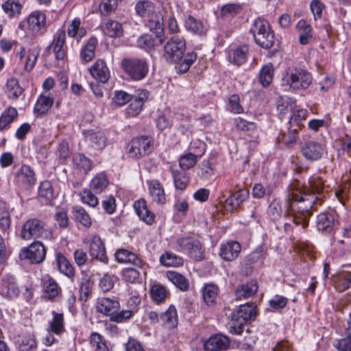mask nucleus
I'll return each mask as SVG.
<instances>
[{
  "instance_id": "1",
  "label": "nucleus",
  "mask_w": 351,
  "mask_h": 351,
  "mask_svg": "<svg viewBox=\"0 0 351 351\" xmlns=\"http://www.w3.org/2000/svg\"><path fill=\"white\" fill-rule=\"evenodd\" d=\"M325 191L324 181L319 176L311 177L308 184L302 187L290 186L286 200V216L289 220L285 223L287 232L292 230L290 222L301 225L303 229L307 227L313 210L322 204Z\"/></svg>"
},
{
  "instance_id": "2",
  "label": "nucleus",
  "mask_w": 351,
  "mask_h": 351,
  "mask_svg": "<svg viewBox=\"0 0 351 351\" xmlns=\"http://www.w3.org/2000/svg\"><path fill=\"white\" fill-rule=\"evenodd\" d=\"M282 82L293 90L306 89L312 82V76L304 69L291 67L283 74Z\"/></svg>"
},
{
  "instance_id": "3",
  "label": "nucleus",
  "mask_w": 351,
  "mask_h": 351,
  "mask_svg": "<svg viewBox=\"0 0 351 351\" xmlns=\"http://www.w3.org/2000/svg\"><path fill=\"white\" fill-rule=\"evenodd\" d=\"M256 314V305L254 303L240 305L239 309L232 313L230 332L240 335L244 325L248 320L255 317Z\"/></svg>"
},
{
  "instance_id": "4",
  "label": "nucleus",
  "mask_w": 351,
  "mask_h": 351,
  "mask_svg": "<svg viewBox=\"0 0 351 351\" xmlns=\"http://www.w3.org/2000/svg\"><path fill=\"white\" fill-rule=\"evenodd\" d=\"M251 32L256 43L263 48L269 49L274 44V34L267 21L257 19L254 21Z\"/></svg>"
},
{
  "instance_id": "5",
  "label": "nucleus",
  "mask_w": 351,
  "mask_h": 351,
  "mask_svg": "<svg viewBox=\"0 0 351 351\" xmlns=\"http://www.w3.org/2000/svg\"><path fill=\"white\" fill-rule=\"evenodd\" d=\"M185 49V40L179 36H173L165 45L163 57L169 63H176L182 58Z\"/></svg>"
},
{
  "instance_id": "6",
  "label": "nucleus",
  "mask_w": 351,
  "mask_h": 351,
  "mask_svg": "<svg viewBox=\"0 0 351 351\" xmlns=\"http://www.w3.org/2000/svg\"><path fill=\"white\" fill-rule=\"evenodd\" d=\"M153 141L149 136H138L133 138L127 147V154L130 158L139 159L152 151Z\"/></svg>"
},
{
  "instance_id": "7",
  "label": "nucleus",
  "mask_w": 351,
  "mask_h": 351,
  "mask_svg": "<svg viewBox=\"0 0 351 351\" xmlns=\"http://www.w3.org/2000/svg\"><path fill=\"white\" fill-rule=\"evenodd\" d=\"M122 66L125 73L133 80H141L147 74L149 66L147 62L143 59H124Z\"/></svg>"
},
{
  "instance_id": "8",
  "label": "nucleus",
  "mask_w": 351,
  "mask_h": 351,
  "mask_svg": "<svg viewBox=\"0 0 351 351\" xmlns=\"http://www.w3.org/2000/svg\"><path fill=\"white\" fill-rule=\"evenodd\" d=\"M49 234L42 221L38 219H30L23 224L21 236L23 239L30 240L47 237Z\"/></svg>"
},
{
  "instance_id": "9",
  "label": "nucleus",
  "mask_w": 351,
  "mask_h": 351,
  "mask_svg": "<svg viewBox=\"0 0 351 351\" xmlns=\"http://www.w3.org/2000/svg\"><path fill=\"white\" fill-rule=\"evenodd\" d=\"M178 245L188 252L189 255L196 261H200L204 257V250L202 243L193 237H181L177 240Z\"/></svg>"
},
{
  "instance_id": "10",
  "label": "nucleus",
  "mask_w": 351,
  "mask_h": 351,
  "mask_svg": "<svg viewBox=\"0 0 351 351\" xmlns=\"http://www.w3.org/2000/svg\"><path fill=\"white\" fill-rule=\"evenodd\" d=\"M20 256L23 258L29 259L32 263H40L45 258L46 251L40 241H35L21 250Z\"/></svg>"
},
{
  "instance_id": "11",
  "label": "nucleus",
  "mask_w": 351,
  "mask_h": 351,
  "mask_svg": "<svg viewBox=\"0 0 351 351\" xmlns=\"http://www.w3.org/2000/svg\"><path fill=\"white\" fill-rule=\"evenodd\" d=\"M14 182L18 186L24 188L34 185L36 178L34 170L28 165H22L14 176Z\"/></svg>"
},
{
  "instance_id": "12",
  "label": "nucleus",
  "mask_w": 351,
  "mask_h": 351,
  "mask_svg": "<svg viewBox=\"0 0 351 351\" xmlns=\"http://www.w3.org/2000/svg\"><path fill=\"white\" fill-rule=\"evenodd\" d=\"M302 152L307 160H317L322 157L326 152V148L319 142L310 141L306 142L302 147Z\"/></svg>"
},
{
  "instance_id": "13",
  "label": "nucleus",
  "mask_w": 351,
  "mask_h": 351,
  "mask_svg": "<svg viewBox=\"0 0 351 351\" xmlns=\"http://www.w3.org/2000/svg\"><path fill=\"white\" fill-rule=\"evenodd\" d=\"M230 347V340L224 335L217 334L204 342V351H225Z\"/></svg>"
},
{
  "instance_id": "14",
  "label": "nucleus",
  "mask_w": 351,
  "mask_h": 351,
  "mask_svg": "<svg viewBox=\"0 0 351 351\" xmlns=\"http://www.w3.org/2000/svg\"><path fill=\"white\" fill-rule=\"evenodd\" d=\"M89 254L93 258L102 263H108L105 245L99 236L94 235L92 237L89 242Z\"/></svg>"
},
{
  "instance_id": "15",
  "label": "nucleus",
  "mask_w": 351,
  "mask_h": 351,
  "mask_svg": "<svg viewBox=\"0 0 351 351\" xmlns=\"http://www.w3.org/2000/svg\"><path fill=\"white\" fill-rule=\"evenodd\" d=\"M149 97V92L145 90H139L136 94L132 97V101L126 109V114L128 117H135L138 115L143 108L144 102Z\"/></svg>"
},
{
  "instance_id": "16",
  "label": "nucleus",
  "mask_w": 351,
  "mask_h": 351,
  "mask_svg": "<svg viewBox=\"0 0 351 351\" xmlns=\"http://www.w3.org/2000/svg\"><path fill=\"white\" fill-rule=\"evenodd\" d=\"M84 136L88 145L95 150H101L106 146L107 138L102 131L88 130Z\"/></svg>"
},
{
  "instance_id": "17",
  "label": "nucleus",
  "mask_w": 351,
  "mask_h": 351,
  "mask_svg": "<svg viewBox=\"0 0 351 351\" xmlns=\"http://www.w3.org/2000/svg\"><path fill=\"white\" fill-rule=\"evenodd\" d=\"M119 301L110 298H101L97 302L98 312L108 316H112L119 309Z\"/></svg>"
},
{
  "instance_id": "18",
  "label": "nucleus",
  "mask_w": 351,
  "mask_h": 351,
  "mask_svg": "<svg viewBox=\"0 0 351 351\" xmlns=\"http://www.w3.org/2000/svg\"><path fill=\"white\" fill-rule=\"evenodd\" d=\"M241 252V245L237 241H228L220 247L219 256L226 261H232Z\"/></svg>"
},
{
  "instance_id": "19",
  "label": "nucleus",
  "mask_w": 351,
  "mask_h": 351,
  "mask_svg": "<svg viewBox=\"0 0 351 351\" xmlns=\"http://www.w3.org/2000/svg\"><path fill=\"white\" fill-rule=\"evenodd\" d=\"M90 75L102 83H106L110 78V71L104 60L98 59L93 65L90 67Z\"/></svg>"
},
{
  "instance_id": "20",
  "label": "nucleus",
  "mask_w": 351,
  "mask_h": 351,
  "mask_svg": "<svg viewBox=\"0 0 351 351\" xmlns=\"http://www.w3.org/2000/svg\"><path fill=\"white\" fill-rule=\"evenodd\" d=\"M258 283L255 280H250L245 284L238 286L235 289L237 300L247 299L253 296L258 291Z\"/></svg>"
},
{
  "instance_id": "21",
  "label": "nucleus",
  "mask_w": 351,
  "mask_h": 351,
  "mask_svg": "<svg viewBox=\"0 0 351 351\" xmlns=\"http://www.w3.org/2000/svg\"><path fill=\"white\" fill-rule=\"evenodd\" d=\"M134 208L139 218L147 224L151 225L154 221L155 215L147 208V202L144 199L136 201Z\"/></svg>"
},
{
  "instance_id": "22",
  "label": "nucleus",
  "mask_w": 351,
  "mask_h": 351,
  "mask_svg": "<svg viewBox=\"0 0 351 351\" xmlns=\"http://www.w3.org/2000/svg\"><path fill=\"white\" fill-rule=\"evenodd\" d=\"M149 193L153 202L163 204L166 202L165 190L159 181L154 180L149 182Z\"/></svg>"
},
{
  "instance_id": "23",
  "label": "nucleus",
  "mask_w": 351,
  "mask_h": 351,
  "mask_svg": "<svg viewBox=\"0 0 351 351\" xmlns=\"http://www.w3.org/2000/svg\"><path fill=\"white\" fill-rule=\"evenodd\" d=\"M66 34L64 31L59 29L54 37L52 43L53 51L56 55V58L62 60L64 58L66 52L64 49L65 44Z\"/></svg>"
},
{
  "instance_id": "24",
  "label": "nucleus",
  "mask_w": 351,
  "mask_h": 351,
  "mask_svg": "<svg viewBox=\"0 0 351 351\" xmlns=\"http://www.w3.org/2000/svg\"><path fill=\"white\" fill-rule=\"evenodd\" d=\"M97 45L96 38H90L84 45L80 53V60L82 63L86 64L90 62L95 56V49Z\"/></svg>"
},
{
  "instance_id": "25",
  "label": "nucleus",
  "mask_w": 351,
  "mask_h": 351,
  "mask_svg": "<svg viewBox=\"0 0 351 351\" xmlns=\"http://www.w3.org/2000/svg\"><path fill=\"white\" fill-rule=\"evenodd\" d=\"M248 192L244 189H240L232 193L226 200V207L230 210L237 209L247 198Z\"/></svg>"
},
{
  "instance_id": "26",
  "label": "nucleus",
  "mask_w": 351,
  "mask_h": 351,
  "mask_svg": "<svg viewBox=\"0 0 351 351\" xmlns=\"http://www.w3.org/2000/svg\"><path fill=\"white\" fill-rule=\"evenodd\" d=\"M308 112L300 109L293 112L289 121V130L291 133H296L303 127L302 121L307 117Z\"/></svg>"
},
{
  "instance_id": "27",
  "label": "nucleus",
  "mask_w": 351,
  "mask_h": 351,
  "mask_svg": "<svg viewBox=\"0 0 351 351\" xmlns=\"http://www.w3.org/2000/svg\"><path fill=\"white\" fill-rule=\"evenodd\" d=\"M53 104V96H51L50 93H43L36 101L34 106V112L40 114H44L49 110Z\"/></svg>"
},
{
  "instance_id": "28",
  "label": "nucleus",
  "mask_w": 351,
  "mask_h": 351,
  "mask_svg": "<svg viewBox=\"0 0 351 351\" xmlns=\"http://www.w3.org/2000/svg\"><path fill=\"white\" fill-rule=\"evenodd\" d=\"M184 26L186 29L194 34L203 36L206 34L207 28L204 23L193 16L189 15L186 17Z\"/></svg>"
},
{
  "instance_id": "29",
  "label": "nucleus",
  "mask_w": 351,
  "mask_h": 351,
  "mask_svg": "<svg viewBox=\"0 0 351 351\" xmlns=\"http://www.w3.org/2000/svg\"><path fill=\"white\" fill-rule=\"evenodd\" d=\"M27 23L30 29L38 32L45 26V14L40 11H34L29 15Z\"/></svg>"
},
{
  "instance_id": "30",
  "label": "nucleus",
  "mask_w": 351,
  "mask_h": 351,
  "mask_svg": "<svg viewBox=\"0 0 351 351\" xmlns=\"http://www.w3.org/2000/svg\"><path fill=\"white\" fill-rule=\"evenodd\" d=\"M42 282L44 291L48 298H53L60 292V287L52 277L48 275L44 276Z\"/></svg>"
},
{
  "instance_id": "31",
  "label": "nucleus",
  "mask_w": 351,
  "mask_h": 351,
  "mask_svg": "<svg viewBox=\"0 0 351 351\" xmlns=\"http://www.w3.org/2000/svg\"><path fill=\"white\" fill-rule=\"evenodd\" d=\"M115 257L119 263H132L136 267H141V261L137 256L127 250L119 249L115 253Z\"/></svg>"
},
{
  "instance_id": "32",
  "label": "nucleus",
  "mask_w": 351,
  "mask_h": 351,
  "mask_svg": "<svg viewBox=\"0 0 351 351\" xmlns=\"http://www.w3.org/2000/svg\"><path fill=\"white\" fill-rule=\"evenodd\" d=\"M218 293V287L213 283L205 285L202 289L203 300L208 306L215 304Z\"/></svg>"
},
{
  "instance_id": "33",
  "label": "nucleus",
  "mask_w": 351,
  "mask_h": 351,
  "mask_svg": "<svg viewBox=\"0 0 351 351\" xmlns=\"http://www.w3.org/2000/svg\"><path fill=\"white\" fill-rule=\"evenodd\" d=\"M163 325L167 328H174L178 325V315L176 308L170 306L169 308L160 315Z\"/></svg>"
},
{
  "instance_id": "34",
  "label": "nucleus",
  "mask_w": 351,
  "mask_h": 351,
  "mask_svg": "<svg viewBox=\"0 0 351 351\" xmlns=\"http://www.w3.org/2000/svg\"><path fill=\"white\" fill-rule=\"evenodd\" d=\"M335 216L332 213H320L317 218V227L321 231H330L335 225Z\"/></svg>"
},
{
  "instance_id": "35",
  "label": "nucleus",
  "mask_w": 351,
  "mask_h": 351,
  "mask_svg": "<svg viewBox=\"0 0 351 351\" xmlns=\"http://www.w3.org/2000/svg\"><path fill=\"white\" fill-rule=\"evenodd\" d=\"M108 184L109 181L106 175L99 173L91 180L90 189L96 193H101L108 187Z\"/></svg>"
},
{
  "instance_id": "36",
  "label": "nucleus",
  "mask_w": 351,
  "mask_h": 351,
  "mask_svg": "<svg viewBox=\"0 0 351 351\" xmlns=\"http://www.w3.org/2000/svg\"><path fill=\"white\" fill-rule=\"evenodd\" d=\"M56 263L60 272L71 278L75 276V269L72 264L62 254L56 255Z\"/></svg>"
},
{
  "instance_id": "37",
  "label": "nucleus",
  "mask_w": 351,
  "mask_h": 351,
  "mask_svg": "<svg viewBox=\"0 0 351 351\" xmlns=\"http://www.w3.org/2000/svg\"><path fill=\"white\" fill-rule=\"evenodd\" d=\"M296 28L299 33V40L300 44L306 45L308 43L309 40L312 38L311 26L308 24L306 21L300 20L296 25Z\"/></svg>"
},
{
  "instance_id": "38",
  "label": "nucleus",
  "mask_w": 351,
  "mask_h": 351,
  "mask_svg": "<svg viewBox=\"0 0 351 351\" xmlns=\"http://www.w3.org/2000/svg\"><path fill=\"white\" fill-rule=\"evenodd\" d=\"M53 318L49 322V330L56 335H61L65 331L64 319L62 313L52 312Z\"/></svg>"
},
{
  "instance_id": "39",
  "label": "nucleus",
  "mask_w": 351,
  "mask_h": 351,
  "mask_svg": "<svg viewBox=\"0 0 351 351\" xmlns=\"http://www.w3.org/2000/svg\"><path fill=\"white\" fill-rule=\"evenodd\" d=\"M274 74V66L271 63L264 65L258 75V82L263 87H267L272 82Z\"/></svg>"
},
{
  "instance_id": "40",
  "label": "nucleus",
  "mask_w": 351,
  "mask_h": 351,
  "mask_svg": "<svg viewBox=\"0 0 351 351\" xmlns=\"http://www.w3.org/2000/svg\"><path fill=\"white\" fill-rule=\"evenodd\" d=\"M18 117V111L14 107L7 108L0 116V131L5 130Z\"/></svg>"
},
{
  "instance_id": "41",
  "label": "nucleus",
  "mask_w": 351,
  "mask_h": 351,
  "mask_svg": "<svg viewBox=\"0 0 351 351\" xmlns=\"http://www.w3.org/2000/svg\"><path fill=\"white\" fill-rule=\"evenodd\" d=\"M104 34L111 38L121 37L123 34L122 24L116 21H109L103 27Z\"/></svg>"
},
{
  "instance_id": "42",
  "label": "nucleus",
  "mask_w": 351,
  "mask_h": 351,
  "mask_svg": "<svg viewBox=\"0 0 351 351\" xmlns=\"http://www.w3.org/2000/svg\"><path fill=\"white\" fill-rule=\"evenodd\" d=\"M248 47L245 45L240 46L229 53V60L235 64L241 65L245 62Z\"/></svg>"
},
{
  "instance_id": "43",
  "label": "nucleus",
  "mask_w": 351,
  "mask_h": 351,
  "mask_svg": "<svg viewBox=\"0 0 351 351\" xmlns=\"http://www.w3.org/2000/svg\"><path fill=\"white\" fill-rule=\"evenodd\" d=\"M80 20L79 19H75L69 24L67 29L69 36L75 38L77 42L86 34V29L84 27H80Z\"/></svg>"
},
{
  "instance_id": "44",
  "label": "nucleus",
  "mask_w": 351,
  "mask_h": 351,
  "mask_svg": "<svg viewBox=\"0 0 351 351\" xmlns=\"http://www.w3.org/2000/svg\"><path fill=\"white\" fill-rule=\"evenodd\" d=\"M38 196L45 204L49 203L53 198V189L49 181L42 182L38 189Z\"/></svg>"
},
{
  "instance_id": "45",
  "label": "nucleus",
  "mask_w": 351,
  "mask_h": 351,
  "mask_svg": "<svg viewBox=\"0 0 351 351\" xmlns=\"http://www.w3.org/2000/svg\"><path fill=\"white\" fill-rule=\"evenodd\" d=\"M168 279L178 289L182 291H187L189 288L188 280L182 274L176 271L167 273Z\"/></svg>"
},
{
  "instance_id": "46",
  "label": "nucleus",
  "mask_w": 351,
  "mask_h": 351,
  "mask_svg": "<svg viewBox=\"0 0 351 351\" xmlns=\"http://www.w3.org/2000/svg\"><path fill=\"white\" fill-rule=\"evenodd\" d=\"M135 10L137 14L143 18L150 17L154 13V4L148 0L137 2Z\"/></svg>"
},
{
  "instance_id": "47",
  "label": "nucleus",
  "mask_w": 351,
  "mask_h": 351,
  "mask_svg": "<svg viewBox=\"0 0 351 351\" xmlns=\"http://www.w3.org/2000/svg\"><path fill=\"white\" fill-rule=\"evenodd\" d=\"M73 213L75 219L82 226L86 228H89L91 226V218L84 208L76 206L73 208Z\"/></svg>"
},
{
  "instance_id": "48",
  "label": "nucleus",
  "mask_w": 351,
  "mask_h": 351,
  "mask_svg": "<svg viewBox=\"0 0 351 351\" xmlns=\"http://www.w3.org/2000/svg\"><path fill=\"white\" fill-rule=\"evenodd\" d=\"M334 282L339 291H343L351 287V272L343 271L334 278Z\"/></svg>"
},
{
  "instance_id": "49",
  "label": "nucleus",
  "mask_w": 351,
  "mask_h": 351,
  "mask_svg": "<svg viewBox=\"0 0 351 351\" xmlns=\"http://www.w3.org/2000/svg\"><path fill=\"white\" fill-rule=\"evenodd\" d=\"M73 164L75 167L84 174H86L92 167L90 160L82 154L74 156Z\"/></svg>"
},
{
  "instance_id": "50",
  "label": "nucleus",
  "mask_w": 351,
  "mask_h": 351,
  "mask_svg": "<svg viewBox=\"0 0 351 351\" xmlns=\"http://www.w3.org/2000/svg\"><path fill=\"white\" fill-rule=\"evenodd\" d=\"M162 265L167 267H177L183 264V260L180 256L172 252H166L160 258Z\"/></svg>"
},
{
  "instance_id": "51",
  "label": "nucleus",
  "mask_w": 351,
  "mask_h": 351,
  "mask_svg": "<svg viewBox=\"0 0 351 351\" xmlns=\"http://www.w3.org/2000/svg\"><path fill=\"white\" fill-rule=\"evenodd\" d=\"M147 25L149 29L154 32L156 34H160L163 31V19L160 15L154 13L150 17H147Z\"/></svg>"
},
{
  "instance_id": "52",
  "label": "nucleus",
  "mask_w": 351,
  "mask_h": 351,
  "mask_svg": "<svg viewBox=\"0 0 351 351\" xmlns=\"http://www.w3.org/2000/svg\"><path fill=\"white\" fill-rule=\"evenodd\" d=\"M2 8L9 16H14L21 13L22 5L17 0H7L2 4Z\"/></svg>"
},
{
  "instance_id": "53",
  "label": "nucleus",
  "mask_w": 351,
  "mask_h": 351,
  "mask_svg": "<svg viewBox=\"0 0 351 351\" xmlns=\"http://www.w3.org/2000/svg\"><path fill=\"white\" fill-rule=\"evenodd\" d=\"M93 282L88 275H84L80 284V299L86 301L91 293Z\"/></svg>"
},
{
  "instance_id": "54",
  "label": "nucleus",
  "mask_w": 351,
  "mask_h": 351,
  "mask_svg": "<svg viewBox=\"0 0 351 351\" xmlns=\"http://www.w3.org/2000/svg\"><path fill=\"white\" fill-rule=\"evenodd\" d=\"M7 93L9 98L17 99L22 93L23 88L15 78L9 79L7 82Z\"/></svg>"
},
{
  "instance_id": "55",
  "label": "nucleus",
  "mask_w": 351,
  "mask_h": 351,
  "mask_svg": "<svg viewBox=\"0 0 351 351\" xmlns=\"http://www.w3.org/2000/svg\"><path fill=\"white\" fill-rule=\"evenodd\" d=\"M172 176L176 189L184 190L186 189L189 183V178L186 176L183 171H178L172 169Z\"/></svg>"
},
{
  "instance_id": "56",
  "label": "nucleus",
  "mask_w": 351,
  "mask_h": 351,
  "mask_svg": "<svg viewBox=\"0 0 351 351\" xmlns=\"http://www.w3.org/2000/svg\"><path fill=\"white\" fill-rule=\"evenodd\" d=\"M11 224L10 214L4 203L0 202V228L2 231L8 230Z\"/></svg>"
},
{
  "instance_id": "57",
  "label": "nucleus",
  "mask_w": 351,
  "mask_h": 351,
  "mask_svg": "<svg viewBox=\"0 0 351 351\" xmlns=\"http://www.w3.org/2000/svg\"><path fill=\"white\" fill-rule=\"evenodd\" d=\"M90 189H84L80 193L81 200L84 204H88L89 206L95 208L99 204V199Z\"/></svg>"
},
{
  "instance_id": "58",
  "label": "nucleus",
  "mask_w": 351,
  "mask_h": 351,
  "mask_svg": "<svg viewBox=\"0 0 351 351\" xmlns=\"http://www.w3.org/2000/svg\"><path fill=\"white\" fill-rule=\"evenodd\" d=\"M346 334L345 337L336 340L333 344L339 351H351V332L349 328L346 330Z\"/></svg>"
},
{
  "instance_id": "59",
  "label": "nucleus",
  "mask_w": 351,
  "mask_h": 351,
  "mask_svg": "<svg viewBox=\"0 0 351 351\" xmlns=\"http://www.w3.org/2000/svg\"><path fill=\"white\" fill-rule=\"evenodd\" d=\"M137 47L141 48L147 51L153 50L156 46V42L154 38L151 36L145 34L141 36L136 42Z\"/></svg>"
},
{
  "instance_id": "60",
  "label": "nucleus",
  "mask_w": 351,
  "mask_h": 351,
  "mask_svg": "<svg viewBox=\"0 0 351 351\" xmlns=\"http://www.w3.org/2000/svg\"><path fill=\"white\" fill-rule=\"evenodd\" d=\"M167 290L160 285H154L151 287L150 295L152 298L157 302L164 301L167 297Z\"/></svg>"
},
{
  "instance_id": "61",
  "label": "nucleus",
  "mask_w": 351,
  "mask_h": 351,
  "mask_svg": "<svg viewBox=\"0 0 351 351\" xmlns=\"http://www.w3.org/2000/svg\"><path fill=\"white\" fill-rule=\"evenodd\" d=\"M196 162V156L191 153H189L180 157L179 165L182 169H189L193 167Z\"/></svg>"
},
{
  "instance_id": "62",
  "label": "nucleus",
  "mask_w": 351,
  "mask_h": 351,
  "mask_svg": "<svg viewBox=\"0 0 351 351\" xmlns=\"http://www.w3.org/2000/svg\"><path fill=\"white\" fill-rule=\"evenodd\" d=\"M229 110L234 114H240L243 112V108L240 105V98L237 95H232L228 100Z\"/></svg>"
},
{
  "instance_id": "63",
  "label": "nucleus",
  "mask_w": 351,
  "mask_h": 351,
  "mask_svg": "<svg viewBox=\"0 0 351 351\" xmlns=\"http://www.w3.org/2000/svg\"><path fill=\"white\" fill-rule=\"evenodd\" d=\"M116 280L115 276L105 274L99 280V287L103 291H108L113 287Z\"/></svg>"
},
{
  "instance_id": "64",
  "label": "nucleus",
  "mask_w": 351,
  "mask_h": 351,
  "mask_svg": "<svg viewBox=\"0 0 351 351\" xmlns=\"http://www.w3.org/2000/svg\"><path fill=\"white\" fill-rule=\"evenodd\" d=\"M91 344L95 347L97 351H108V348L103 340V337L98 333H93L91 335L90 339Z\"/></svg>"
}]
</instances>
